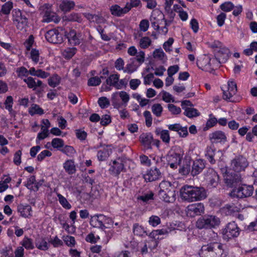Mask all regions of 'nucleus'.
I'll return each mask as SVG.
<instances>
[{
  "label": "nucleus",
  "mask_w": 257,
  "mask_h": 257,
  "mask_svg": "<svg viewBox=\"0 0 257 257\" xmlns=\"http://www.w3.org/2000/svg\"><path fill=\"white\" fill-rule=\"evenodd\" d=\"M180 193L182 199L189 202L201 200L207 196L204 188L189 185L182 187Z\"/></svg>",
  "instance_id": "f257e3e1"
},
{
  "label": "nucleus",
  "mask_w": 257,
  "mask_h": 257,
  "mask_svg": "<svg viewBox=\"0 0 257 257\" xmlns=\"http://www.w3.org/2000/svg\"><path fill=\"white\" fill-rule=\"evenodd\" d=\"M223 252L221 243L213 242L203 245L199 254L200 257H222Z\"/></svg>",
  "instance_id": "f03ea898"
},
{
  "label": "nucleus",
  "mask_w": 257,
  "mask_h": 257,
  "mask_svg": "<svg viewBox=\"0 0 257 257\" xmlns=\"http://www.w3.org/2000/svg\"><path fill=\"white\" fill-rule=\"evenodd\" d=\"M12 21L14 25L20 31L26 30L28 26V19L19 9H14L12 13Z\"/></svg>",
  "instance_id": "7ed1b4c3"
},
{
  "label": "nucleus",
  "mask_w": 257,
  "mask_h": 257,
  "mask_svg": "<svg viewBox=\"0 0 257 257\" xmlns=\"http://www.w3.org/2000/svg\"><path fill=\"white\" fill-rule=\"evenodd\" d=\"M220 224V219L214 215L204 216L199 218L196 223V226L199 229L211 228L218 226Z\"/></svg>",
  "instance_id": "20e7f679"
},
{
  "label": "nucleus",
  "mask_w": 257,
  "mask_h": 257,
  "mask_svg": "<svg viewBox=\"0 0 257 257\" xmlns=\"http://www.w3.org/2000/svg\"><path fill=\"white\" fill-rule=\"evenodd\" d=\"M224 182L230 188L235 187L242 182V178L239 174L233 172H227L224 176Z\"/></svg>",
  "instance_id": "39448f33"
},
{
  "label": "nucleus",
  "mask_w": 257,
  "mask_h": 257,
  "mask_svg": "<svg viewBox=\"0 0 257 257\" xmlns=\"http://www.w3.org/2000/svg\"><path fill=\"white\" fill-rule=\"evenodd\" d=\"M184 155L183 149L179 146H175L169 152L167 156V160L168 162L180 164Z\"/></svg>",
  "instance_id": "423d86ee"
},
{
  "label": "nucleus",
  "mask_w": 257,
  "mask_h": 257,
  "mask_svg": "<svg viewBox=\"0 0 257 257\" xmlns=\"http://www.w3.org/2000/svg\"><path fill=\"white\" fill-rule=\"evenodd\" d=\"M253 188L252 186L243 184L237 189H234L231 192L233 196L239 198L249 197L252 194Z\"/></svg>",
  "instance_id": "0eeeda50"
},
{
  "label": "nucleus",
  "mask_w": 257,
  "mask_h": 257,
  "mask_svg": "<svg viewBox=\"0 0 257 257\" xmlns=\"http://www.w3.org/2000/svg\"><path fill=\"white\" fill-rule=\"evenodd\" d=\"M248 165L247 159L242 156H239L232 160L231 167L234 171L239 172L244 171Z\"/></svg>",
  "instance_id": "6e6552de"
},
{
  "label": "nucleus",
  "mask_w": 257,
  "mask_h": 257,
  "mask_svg": "<svg viewBox=\"0 0 257 257\" xmlns=\"http://www.w3.org/2000/svg\"><path fill=\"white\" fill-rule=\"evenodd\" d=\"M50 8V5L47 4H44L42 7L43 10V19L42 21L46 23L50 22L58 23L59 21V18L56 13L51 10Z\"/></svg>",
  "instance_id": "1a4fd4ad"
},
{
  "label": "nucleus",
  "mask_w": 257,
  "mask_h": 257,
  "mask_svg": "<svg viewBox=\"0 0 257 257\" xmlns=\"http://www.w3.org/2000/svg\"><path fill=\"white\" fill-rule=\"evenodd\" d=\"M224 238L230 239L238 236L239 234V228L235 222H229L223 231Z\"/></svg>",
  "instance_id": "9d476101"
},
{
  "label": "nucleus",
  "mask_w": 257,
  "mask_h": 257,
  "mask_svg": "<svg viewBox=\"0 0 257 257\" xmlns=\"http://www.w3.org/2000/svg\"><path fill=\"white\" fill-rule=\"evenodd\" d=\"M222 90L223 91V99L230 102L235 101L233 98V96L237 92V85L235 82L229 81L228 82V89L225 90L222 89Z\"/></svg>",
  "instance_id": "9b49d317"
},
{
  "label": "nucleus",
  "mask_w": 257,
  "mask_h": 257,
  "mask_svg": "<svg viewBox=\"0 0 257 257\" xmlns=\"http://www.w3.org/2000/svg\"><path fill=\"white\" fill-rule=\"evenodd\" d=\"M204 212V205L201 203L189 205L187 208V214L190 217L200 215Z\"/></svg>",
  "instance_id": "f8f14e48"
},
{
  "label": "nucleus",
  "mask_w": 257,
  "mask_h": 257,
  "mask_svg": "<svg viewBox=\"0 0 257 257\" xmlns=\"http://www.w3.org/2000/svg\"><path fill=\"white\" fill-rule=\"evenodd\" d=\"M45 38L48 42L53 44L61 43L63 41L62 34L56 29L47 31L45 34Z\"/></svg>",
  "instance_id": "ddd939ff"
},
{
  "label": "nucleus",
  "mask_w": 257,
  "mask_h": 257,
  "mask_svg": "<svg viewBox=\"0 0 257 257\" xmlns=\"http://www.w3.org/2000/svg\"><path fill=\"white\" fill-rule=\"evenodd\" d=\"M65 35L68 38L69 42L73 45H79L83 40L82 34L81 32H77L73 29H70Z\"/></svg>",
  "instance_id": "4468645a"
},
{
  "label": "nucleus",
  "mask_w": 257,
  "mask_h": 257,
  "mask_svg": "<svg viewBox=\"0 0 257 257\" xmlns=\"http://www.w3.org/2000/svg\"><path fill=\"white\" fill-rule=\"evenodd\" d=\"M162 174L157 167L151 168L144 175V178L147 182H152L161 179Z\"/></svg>",
  "instance_id": "2eb2a0df"
},
{
  "label": "nucleus",
  "mask_w": 257,
  "mask_h": 257,
  "mask_svg": "<svg viewBox=\"0 0 257 257\" xmlns=\"http://www.w3.org/2000/svg\"><path fill=\"white\" fill-rule=\"evenodd\" d=\"M209 139L212 144L218 143H224L227 141V138L224 132L217 131L209 135Z\"/></svg>",
  "instance_id": "dca6fc26"
},
{
  "label": "nucleus",
  "mask_w": 257,
  "mask_h": 257,
  "mask_svg": "<svg viewBox=\"0 0 257 257\" xmlns=\"http://www.w3.org/2000/svg\"><path fill=\"white\" fill-rule=\"evenodd\" d=\"M105 216L102 214L94 215L92 216L90 220V224L93 227H98L104 229L105 227L103 222Z\"/></svg>",
  "instance_id": "f3484780"
},
{
  "label": "nucleus",
  "mask_w": 257,
  "mask_h": 257,
  "mask_svg": "<svg viewBox=\"0 0 257 257\" xmlns=\"http://www.w3.org/2000/svg\"><path fill=\"white\" fill-rule=\"evenodd\" d=\"M128 8L126 7V6L124 8H121L117 4L112 5L109 8L111 14L117 17H120L127 14L128 12Z\"/></svg>",
  "instance_id": "a211bd4d"
},
{
  "label": "nucleus",
  "mask_w": 257,
  "mask_h": 257,
  "mask_svg": "<svg viewBox=\"0 0 257 257\" xmlns=\"http://www.w3.org/2000/svg\"><path fill=\"white\" fill-rule=\"evenodd\" d=\"M207 180L209 182V185L212 187H216L218 184L219 177L214 170L210 169L208 171Z\"/></svg>",
  "instance_id": "6ab92c4d"
},
{
  "label": "nucleus",
  "mask_w": 257,
  "mask_h": 257,
  "mask_svg": "<svg viewBox=\"0 0 257 257\" xmlns=\"http://www.w3.org/2000/svg\"><path fill=\"white\" fill-rule=\"evenodd\" d=\"M204 168L205 163L202 160H196L193 164L191 174L193 176H195L201 173Z\"/></svg>",
  "instance_id": "aec40b11"
},
{
  "label": "nucleus",
  "mask_w": 257,
  "mask_h": 257,
  "mask_svg": "<svg viewBox=\"0 0 257 257\" xmlns=\"http://www.w3.org/2000/svg\"><path fill=\"white\" fill-rule=\"evenodd\" d=\"M153 138L151 133H143L140 136V141L147 149L152 148L151 144L153 142Z\"/></svg>",
  "instance_id": "412c9836"
},
{
  "label": "nucleus",
  "mask_w": 257,
  "mask_h": 257,
  "mask_svg": "<svg viewBox=\"0 0 257 257\" xmlns=\"http://www.w3.org/2000/svg\"><path fill=\"white\" fill-rule=\"evenodd\" d=\"M229 50L226 47H222L219 51L214 53L215 57L222 63H225L229 57Z\"/></svg>",
  "instance_id": "4be33fe9"
},
{
  "label": "nucleus",
  "mask_w": 257,
  "mask_h": 257,
  "mask_svg": "<svg viewBox=\"0 0 257 257\" xmlns=\"http://www.w3.org/2000/svg\"><path fill=\"white\" fill-rule=\"evenodd\" d=\"M136 59L134 57L131 58L128 61V63L123 70V72L131 74L135 72L140 65H138Z\"/></svg>",
  "instance_id": "5701e85b"
},
{
  "label": "nucleus",
  "mask_w": 257,
  "mask_h": 257,
  "mask_svg": "<svg viewBox=\"0 0 257 257\" xmlns=\"http://www.w3.org/2000/svg\"><path fill=\"white\" fill-rule=\"evenodd\" d=\"M215 148L212 144L210 146H208L205 149V157L212 164H214L216 162L214 158L215 154Z\"/></svg>",
  "instance_id": "b1692460"
},
{
  "label": "nucleus",
  "mask_w": 257,
  "mask_h": 257,
  "mask_svg": "<svg viewBox=\"0 0 257 257\" xmlns=\"http://www.w3.org/2000/svg\"><path fill=\"white\" fill-rule=\"evenodd\" d=\"M24 81L26 83L28 87L29 88L33 89V90L36 89L37 87H43L42 86V82L40 80L35 81V79L32 77H28L27 78L24 79Z\"/></svg>",
  "instance_id": "393cba45"
},
{
  "label": "nucleus",
  "mask_w": 257,
  "mask_h": 257,
  "mask_svg": "<svg viewBox=\"0 0 257 257\" xmlns=\"http://www.w3.org/2000/svg\"><path fill=\"white\" fill-rule=\"evenodd\" d=\"M18 211L21 214V215L24 217H29L31 216L32 207L28 204H21L18 206Z\"/></svg>",
  "instance_id": "a878e982"
},
{
  "label": "nucleus",
  "mask_w": 257,
  "mask_h": 257,
  "mask_svg": "<svg viewBox=\"0 0 257 257\" xmlns=\"http://www.w3.org/2000/svg\"><path fill=\"white\" fill-rule=\"evenodd\" d=\"M160 190L159 192H165L168 193L170 196L172 195V192H175V191L170 182L164 181L160 183L159 185Z\"/></svg>",
  "instance_id": "bb28decb"
},
{
  "label": "nucleus",
  "mask_w": 257,
  "mask_h": 257,
  "mask_svg": "<svg viewBox=\"0 0 257 257\" xmlns=\"http://www.w3.org/2000/svg\"><path fill=\"white\" fill-rule=\"evenodd\" d=\"M209 61L210 56L208 55H204L197 60V65L200 69L208 71V68H209V67H208Z\"/></svg>",
  "instance_id": "cd10ccee"
},
{
  "label": "nucleus",
  "mask_w": 257,
  "mask_h": 257,
  "mask_svg": "<svg viewBox=\"0 0 257 257\" xmlns=\"http://www.w3.org/2000/svg\"><path fill=\"white\" fill-rule=\"evenodd\" d=\"M124 169V165L120 160L114 161L113 165L110 167V170L115 175H118Z\"/></svg>",
  "instance_id": "c85d7f7f"
},
{
  "label": "nucleus",
  "mask_w": 257,
  "mask_h": 257,
  "mask_svg": "<svg viewBox=\"0 0 257 257\" xmlns=\"http://www.w3.org/2000/svg\"><path fill=\"white\" fill-rule=\"evenodd\" d=\"M63 168L69 174H73L76 170L74 161L73 160H68L63 164Z\"/></svg>",
  "instance_id": "c756f323"
},
{
  "label": "nucleus",
  "mask_w": 257,
  "mask_h": 257,
  "mask_svg": "<svg viewBox=\"0 0 257 257\" xmlns=\"http://www.w3.org/2000/svg\"><path fill=\"white\" fill-rule=\"evenodd\" d=\"M35 244L37 248L41 250L46 251L49 248V245L44 237H39L36 239Z\"/></svg>",
  "instance_id": "7c9ffc66"
},
{
  "label": "nucleus",
  "mask_w": 257,
  "mask_h": 257,
  "mask_svg": "<svg viewBox=\"0 0 257 257\" xmlns=\"http://www.w3.org/2000/svg\"><path fill=\"white\" fill-rule=\"evenodd\" d=\"M156 135L160 136L162 140L165 143L168 144L170 142V137L169 131L168 130H161L158 128L156 130Z\"/></svg>",
  "instance_id": "2f4dec72"
},
{
  "label": "nucleus",
  "mask_w": 257,
  "mask_h": 257,
  "mask_svg": "<svg viewBox=\"0 0 257 257\" xmlns=\"http://www.w3.org/2000/svg\"><path fill=\"white\" fill-rule=\"evenodd\" d=\"M5 108L8 110L12 116H15L16 112L13 109V98L11 96H8L4 102Z\"/></svg>",
  "instance_id": "473e14b6"
},
{
  "label": "nucleus",
  "mask_w": 257,
  "mask_h": 257,
  "mask_svg": "<svg viewBox=\"0 0 257 257\" xmlns=\"http://www.w3.org/2000/svg\"><path fill=\"white\" fill-rule=\"evenodd\" d=\"M158 195L159 198L166 202H173L175 199L176 194L175 192H172V195L171 196L167 192H159Z\"/></svg>",
  "instance_id": "72a5a7b5"
},
{
  "label": "nucleus",
  "mask_w": 257,
  "mask_h": 257,
  "mask_svg": "<svg viewBox=\"0 0 257 257\" xmlns=\"http://www.w3.org/2000/svg\"><path fill=\"white\" fill-rule=\"evenodd\" d=\"M75 6V3L72 1L63 0L60 4L61 10L65 12L70 11Z\"/></svg>",
  "instance_id": "f704fd0d"
},
{
  "label": "nucleus",
  "mask_w": 257,
  "mask_h": 257,
  "mask_svg": "<svg viewBox=\"0 0 257 257\" xmlns=\"http://www.w3.org/2000/svg\"><path fill=\"white\" fill-rule=\"evenodd\" d=\"M77 49L75 47L66 48L62 51V55L66 59H70L76 53Z\"/></svg>",
  "instance_id": "c9c22d12"
},
{
  "label": "nucleus",
  "mask_w": 257,
  "mask_h": 257,
  "mask_svg": "<svg viewBox=\"0 0 257 257\" xmlns=\"http://www.w3.org/2000/svg\"><path fill=\"white\" fill-rule=\"evenodd\" d=\"M119 75L114 74L110 75L106 79V84L110 86L114 87L116 89L117 83L119 81Z\"/></svg>",
  "instance_id": "e433bc0d"
},
{
  "label": "nucleus",
  "mask_w": 257,
  "mask_h": 257,
  "mask_svg": "<svg viewBox=\"0 0 257 257\" xmlns=\"http://www.w3.org/2000/svg\"><path fill=\"white\" fill-rule=\"evenodd\" d=\"M63 20L68 22H77L78 23H81L82 19L79 14L72 13L67 16L64 17Z\"/></svg>",
  "instance_id": "4c0bfd02"
},
{
  "label": "nucleus",
  "mask_w": 257,
  "mask_h": 257,
  "mask_svg": "<svg viewBox=\"0 0 257 257\" xmlns=\"http://www.w3.org/2000/svg\"><path fill=\"white\" fill-rule=\"evenodd\" d=\"M109 156V150L107 148H104L97 152V158L99 161H103L105 160Z\"/></svg>",
  "instance_id": "58836bf2"
},
{
  "label": "nucleus",
  "mask_w": 257,
  "mask_h": 257,
  "mask_svg": "<svg viewBox=\"0 0 257 257\" xmlns=\"http://www.w3.org/2000/svg\"><path fill=\"white\" fill-rule=\"evenodd\" d=\"M222 62H220L216 57L212 58L210 57L209 63L208 64V67H209V68H208V71H210L219 67L220 64Z\"/></svg>",
  "instance_id": "ea45409f"
},
{
  "label": "nucleus",
  "mask_w": 257,
  "mask_h": 257,
  "mask_svg": "<svg viewBox=\"0 0 257 257\" xmlns=\"http://www.w3.org/2000/svg\"><path fill=\"white\" fill-rule=\"evenodd\" d=\"M60 77L55 74L48 79V83L51 87H55L60 84Z\"/></svg>",
  "instance_id": "a19ab883"
},
{
  "label": "nucleus",
  "mask_w": 257,
  "mask_h": 257,
  "mask_svg": "<svg viewBox=\"0 0 257 257\" xmlns=\"http://www.w3.org/2000/svg\"><path fill=\"white\" fill-rule=\"evenodd\" d=\"M222 211L227 215H233L235 212H238V208L233 205H226L222 208Z\"/></svg>",
  "instance_id": "79ce46f5"
},
{
  "label": "nucleus",
  "mask_w": 257,
  "mask_h": 257,
  "mask_svg": "<svg viewBox=\"0 0 257 257\" xmlns=\"http://www.w3.org/2000/svg\"><path fill=\"white\" fill-rule=\"evenodd\" d=\"M51 145L54 148L57 149L58 150L61 151V149L63 148L64 146V142L61 139L54 138L52 140Z\"/></svg>",
  "instance_id": "37998d69"
},
{
  "label": "nucleus",
  "mask_w": 257,
  "mask_h": 257,
  "mask_svg": "<svg viewBox=\"0 0 257 257\" xmlns=\"http://www.w3.org/2000/svg\"><path fill=\"white\" fill-rule=\"evenodd\" d=\"M152 111L157 117H160L163 112V107L160 103H155L152 106Z\"/></svg>",
  "instance_id": "c03bdc74"
},
{
  "label": "nucleus",
  "mask_w": 257,
  "mask_h": 257,
  "mask_svg": "<svg viewBox=\"0 0 257 257\" xmlns=\"http://www.w3.org/2000/svg\"><path fill=\"white\" fill-rule=\"evenodd\" d=\"M57 196L58 198L60 204L62 207L66 209H70L71 208V205L69 203L67 200L63 195L57 193Z\"/></svg>",
  "instance_id": "a18cd8bd"
},
{
  "label": "nucleus",
  "mask_w": 257,
  "mask_h": 257,
  "mask_svg": "<svg viewBox=\"0 0 257 257\" xmlns=\"http://www.w3.org/2000/svg\"><path fill=\"white\" fill-rule=\"evenodd\" d=\"M133 232L135 235L138 236H143L146 232L145 228L138 223H135L133 225Z\"/></svg>",
  "instance_id": "49530a36"
},
{
  "label": "nucleus",
  "mask_w": 257,
  "mask_h": 257,
  "mask_svg": "<svg viewBox=\"0 0 257 257\" xmlns=\"http://www.w3.org/2000/svg\"><path fill=\"white\" fill-rule=\"evenodd\" d=\"M29 112L31 115H33L35 114L41 115L44 113V110L38 105L33 104L29 108Z\"/></svg>",
  "instance_id": "de8ad7c7"
},
{
  "label": "nucleus",
  "mask_w": 257,
  "mask_h": 257,
  "mask_svg": "<svg viewBox=\"0 0 257 257\" xmlns=\"http://www.w3.org/2000/svg\"><path fill=\"white\" fill-rule=\"evenodd\" d=\"M13 8V3L12 2L9 1L2 6L1 12L3 14L8 15L10 14Z\"/></svg>",
  "instance_id": "09e8293b"
},
{
  "label": "nucleus",
  "mask_w": 257,
  "mask_h": 257,
  "mask_svg": "<svg viewBox=\"0 0 257 257\" xmlns=\"http://www.w3.org/2000/svg\"><path fill=\"white\" fill-rule=\"evenodd\" d=\"M61 152L68 156H72L76 153L74 148L71 146H65L61 149Z\"/></svg>",
  "instance_id": "8fccbe9b"
},
{
  "label": "nucleus",
  "mask_w": 257,
  "mask_h": 257,
  "mask_svg": "<svg viewBox=\"0 0 257 257\" xmlns=\"http://www.w3.org/2000/svg\"><path fill=\"white\" fill-rule=\"evenodd\" d=\"M30 57L35 64H37L40 61V53L39 50L32 49L30 52Z\"/></svg>",
  "instance_id": "3c124183"
},
{
  "label": "nucleus",
  "mask_w": 257,
  "mask_h": 257,
  "mask_svg": "<svg viewBox=\"0 0 257 257\" xmlns=\"http://www.w3.org/2000/svg\"><path fill=\"white\" fill-rule=\"evenodd\" d=\"M184 114L188 117L191 118L199 116L200 113L196 109L190 107L185 110Z\"/></svg>",
  "instance_id": "603ef678"
},
{
  "label": "nucleus",
  "mask_w": 257,
  "mask_h": 257,
  "mask_svg": "<svg viewBox=\"0 0 257 257\" xmlns=\"http://www.w3.org/2000/svg\"><path fill=\"white\" fill-rule=\"evenodd\" d=\"M101 78L103 79L104 77L103 76L100 77L97 76L91 77L88 79L87 84L88 86H98L101 82Z\"/></svg>",
  "instance_id": "864d4df0"
},
{
  "label": "nucleus",
  "mask_w": 257,
  "mask_h": 257,
  "mask_svg": "<svg viewBox=\"0 0 257 257\" xmlns=\"http://www.w3.org/2000/svg\"><path fill=\"white\" fill-rule=\"evenodd\" d=\"M152 44V41L148 37H144L140 39V46L142 49L148 48Z\"/></svg>",
  "instance_id": "5fc2aeb1"
},
{
  "label": "nucleus",
  "mask_w": 257,
  "mask_h": 257,
  "mask_svg": "<svg viewBox=\"0 0 257 257\" xmlns=\"http://www.w3.org/2000/svg\"><path fill=\"white\" fill-rule=\"evenodd\" d=\"M174 0H165L164 8L165 11L169 14L171 17L173 18L175 16L174 13L171 10V6L173 4Z\"/></svg>",
  "instance_id": "6e6d98bb"
},
{
  "label": "nucleus",
  "mask_w": 257,
  "mask_h": 257,
  "mask_svg": "<svg viewBox=\"0 0 257 257\" xmlns=\"http://www.w3.org/2000/svg\"><path fill=\"white\" fill-rule=\"evenodd\" d=\"M21 244L27 249H32L34 248L32 239L25 237Z\"/></svg>",
  "instance_id": "4d7b16f0"
},
{
  "label": "nucleus",
  "mask_w": 257,
  "mask_h": 257,
  "mask_svg": "<svg viewBox=\"0 0 257 257\" xmlns=\"http://www.w3.org/2000/svg\"><path fill=\"white\" fill-rule=\"evenodd\" d=\"M116 94H118L120 98L122 103L123 104L124 106H125L130 100L129 94L126 92L124 91L116 92Z\"/></svg>",
  "instance_id": "13d9d810"
},
{
  "label": "nucleus",
  "mask_w": 257,
  "mask_h": 257,
  "mask_svg": "<svg viewBox=\"0 0 257 257\" xmlns=\"http://www.w3.org/2000/svg\"><path fill=\"white\" fill-rule=\"evenodd\" d=\"M141 5L142 3L140 0H130V2L127 3L125 5L126 7L128 8V12L132 8L141 7Z\"/></svg>",
  "instance_id": "bf43d9fd"
},
{
  "label": "nucleus",
  "mask_w": 257,
  "mask_h": 257,
  "mask_svg": "<svg viewBox=\"0 0 257 257\" xmlns=\"http://www.w3.org/2000/svg\"><path fill=\"white\" fill-rule=\"evenodd\" d=\"M63 240L66 244L69 247L74 246L76 244L75 238L72 236H63Z\"/></svg>",
  "instance_id": "052dcab7"
},
{
  "label": "nucleus",
  "mask_w": 257,
  "mask_h": 257,
  "mask_svg": "<svg viewBox=\"0 0 257 257\" xmlns=\"http://www.w3.org/2000/svg\"><path fill=\"white\" fill-rule=\"evenodd\" d=\"M98 104L101 108H105L109 105L110 102L106 97H101L98 100Z\"/></svg>",
  "instance_id": "680f3d73"
},
{
  "label": "nucleus",
  "mask_w": 257,
  "mask_h": 257,
  "mask_svg": "<svg viewBox=\"0 0 257 257\" xmlns=\"http://www.w3.org/2000/svg\"><path fill=\"white\" fill-rule=\"evenodd\" d=\"M150 237L149 240H146L148 247L151 250L155 249L158 244V241L155 237Z\"/></svg>",
  "instance_id": "e2e57ef3"
},
{
  "label": "nucleus",
  "mask_w": 257,
  "mask_h": 257,
  "mask_svg": "<svg viewBox=\"0 0 257 257\" xmlns=\"http://www.w3.org/2000/svg\"><path fill=\"white\" fill-rule=\"evenodd\" d=\"M220 9L224 12H230L234 8L233 4L230 2H227L223 3L220 6Z\"/></svg>",
  "instance_id": "0e129e2a"
},
{
  "label": "nucleus",
  "mask_w": 257,
  "mask_h": 257,
  "mask_svg": "<svg viewBox=\"0 0 257 257\" xmlns=\"http://www.w3.org/2000/svg\"><path fill=\"white\" fill-rule=\"evenodd\" d=\"M138 199L147 203L149 200L154 199V193L152 192H150L148 193L138 197Z\"/></svg>",
  "instance_id": "69168bd1"
},
{
  "label": "nucleus",
  "mask_w": 257,
  "mask_h": 257,
  "mask_svg": "<svg viewBox=\"0 0 257 257\" xmlns=\"http://www.w3.org/2000/svg\"><path fill=\"white\" fill-rule=\"evenodd\" d=\"M149 223L152 226L155 227L161 223V219L158 216L152 215L149 218Z\"/></svg>",
  "instance_id": "338daca9"
},
{
  "label": "nucleus",
  "mask_w": 257,
  "mask_h": 257,
  "mask_svg": "<svg viewBox=\"0 0 257 257\" xmlns=\"http://www.w3.org/2000/svg\"><path fill=\"white\" fill-rule=\"evenodd\" d=\"M210 47L213 50L214 52L219 51L224 46L219 41H214L209 44Z\"/></svg>",
  "instance_id": "774afa93"
}]
</instances>
